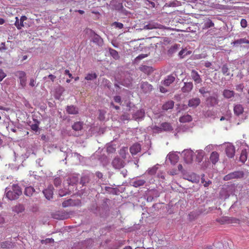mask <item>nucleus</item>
Here are the masks:
<instances>
[{
    "label": "nucleus",
    "instance_id": "obj_20",
    "mask_svg": "<svg viewBox=\"0 0 249 249\" xmlns=\"http://www.w3.org/2000/svg\"><path fill=\"white\" fill-rule=\"evenodd\" d=\"M219 155L215 151L213 152L210 156V160L213 164H215L219 160Z\"/></svg>",
    "mask_w": 249,
    "mask_h": 249
},
{
    "label": "nucleus",
    "instance_id": "obj_9",
    "mask_svg": "<svg viewBox=\"0 0 249 249\" xmlns=\"http://www.w3.org/2000/svg\"><path fill=\"white\" fill-rule=\"evenodd\" d=\"M27 18L25 16H22L20 18V22H19V19L18 17H16V21L15 22V25L16 26L18 29L20 30L22 27H24L23 22L27 20Z\"/></svg>",
    "mask_w": 249,
    "mask_h": 249
},
{
    "label": "nucleus",
    "instance_id": "obj_40",
    "mask_svg": "<svg viewBox=\"0 0 249 249\" xmlns=\"http://www.w3.org/2000/svg\"><path fill=\"white\" fill-rule=\"evenodd\" d=\"M169 159L172 162L173 161H176V160H177L178 159V157L174 154H170L169 155Z\"/></svg>",
    "mask_w": 249,
    "mask_h": 249
},
{
    "label": "nucleus",
    "instance_id": "obj_3",
    "mask_svg": "<svg viewBox=\"0 0 249 249\" xmlns=\"http://www.w3.org/2000/svg\"><path fill=\"white\" fill-rule=\"evenodd\" d=\"M234 188V185H231L227 188H223L220 192V197L224 199L229 198L231 194L232 193Z\"/></svg>",
    "mask_w": 249,
    "mask_h": 249
},
{
    "label": "nucleus",
    "instance_id": "obj_41",
    "mask_svg": "<svg viewBox=\"0 0 249 249\" xmlns=\"http://www.w3.org/2000/svg\"><path fill=\"white\" fill-rule=\"evenodd\" d=\"M107 152L108 153H113L116 151V148L112 146H109L107 149Z\"/></svg>",
    "mask_w": 249,
    "mask_h": 249
},
{
    "label": "nucleus",
    "instance_id": "obj_55",
    "mask_svg": "<svg viewBox=\"0 0 249 249\" xmlns=\"http://www.w3.org/2000/svg\"><path fill=\"white\" fill-rule=\"evenodd\" d=\"M96 175L99 178H101L103 177L102 173L100 172H96Z\"/></svg>",
    "mask_w": 249,
    "mask_h": 249
},
{
    "label": "nucleus",
    "instance_id": "obj_16",
    "mask_svg": "<svg viewBox=\"0 0 249 249\" xmlns=\"http://www.w3.org/2000/svg\"><path fill=\"white\" fill-rule=\"evenodd\" d=\"M92 40L94 43L98 46H102L103 44V39L95 33H93V35L92 36Z\"/></svg>",
    "mask_w": 249,
    "mask_h": 249
},
{
    "label": "nucleus",
    "instance_id": "obj_35",
    "mask_svg": "<svg viewBox=\"0 0 249 249\" xmlns=\"http://www.w3.org/2000/svg\"><path fill=\"white\" fill-rule=\"evenodd\" d=\"M221 71L224 75H230V73L229 72V68L226 65H224L222 66L221 68Z\"/></svg>",
    "mask_w": 249,
    "mask_h": 249
},
{
    "label": "nucleus",
    "instance_id": "obj_26",
    "mask_svg": "<svg viewBox=\"0 0 249 249\" xmlns=\"http://www.w3.org/2000/svg\"><path fill=\"white\" fill-rule=\"evenodd\" d=\"M223 95L225 98L229 99L234 96V92L233 90L224 89L223 92Z\"/></svg>",
    "mask_w": 249,
    "mask_h": 249
},
{
    "label": "nucleus",
    "instance_id": "obj_22",
    "mask_svg": "<svg viewBox=\"0 0 249 249\" xmlns=\"http://www.w3.org/2000/svg\"><path fill=\"white\" fill-rule=\"evenodd\" d=\"M174 102L173 101H168L164 104L162 107V109L164 110H168L173 108Z\"/></svg>",
    "mask_w": 249,
    "mask_h": 249
},
{
    "label": "nucleus",
    "instance_id": "obj_64",
    "mask_svg": "<svg viewBox=\"0 0 249 249\" xmlns=\"http://www.w3.org/2000/svg\"><path fill=\"white\" fill-rule=\"evenodd\" d=\"M232 222V223H239V220L237 219L234 218V219H233V222Z\"/></svg>",
    "mask_w": 249,
    "mask_h": 249
},
{
    "label": "nucleus",
    "instance_id": "obj_47",
    "mask_svg": "<svg viewBox=\"0 0 249 249\" xmlns=\"http://www.w3.org/2000/svg\"><path fill=\"white\" fill-rule=\"evenodd\" d=\"M114 100L115 102L121 104L122 99L120 96H115L114 97Z\"/></svg>",
    "mask_w": 249,
    "mask_h": 249
},
{
    "label": "nucleus",
    "instance_id": "obj_61",
    "mask_svg": "<svg viewBox=\"0 0 249 249\" xmlns=\"http://www.w3.org/2000/svg\"><path fill=\"white\" fill-rule=\"evenodd\" d=\"M34 82H35L34 80H33V79L31 80L30 82V85L32 87H34L35 85Z\"/></svg>",
    "mask_w": 249,
    "mask_h": 249
},
{
    "label": "nucleus",
    "instance_id": "obj_27",
    "mask_svg": "<svg viewBox=\"0 0 249 249\" xmlns=\"http://www.w3.org/2000/svg\"><path fill=\"white\" fill-rule=\"evenodd\" d=\"M207 101L211 106H214L218 103V100L217 97L214 96H210L207 99Z\"/></svg>",
    "mask_w": 249,
    "mask_h": 249
},
{
    "label": "nucleus",
    "instance_id": "obj_46",
    "mask_svg": "<svg viewBox=\"0 0 249 249\" xmlns=\"http://www.w3.org/2000/svg\"><path fill=\"white\" fill-rule=\"evenodd\" d=\"M157 168L156 167H153L151 169H149L148 171L149 174L151 175H154L156 174L157 171Z\"/></svg>",
    "mask_w": 249,
    "mask_h": 249
},
{
    "label": "nucleus",
    "instance_id": "obj_14",
    "mask_svg": "<svg viewBox=\"0 0 249 249\" xmlns=\"http://www.w3.org/2000/svg\"><path fill=\"white\" fill-rule=\"evenodd\" d=\"M184 86L181 88V91L183 93L190 92L193 88V84L191 82H185Z\"/></svg>",
    "mask_w": 249,
    "mask_h": 249
},
{
    "label": "nucleus",
    "instance_id": "obj_45",
    "mask_svg": "<svg viewBox=\"0 0 249 249\" xmlns=\"http://www.w3.org/2000/svg\"><path fill=\"white\" fill-rule=\"evenodd\" d=\"M54 242V240L52 238H47L45 240H41V243L42 244H47V243H52V242Z\"/></svg>",
    "mask_w": 249,
    "mask_h": 249
},
{
    "label": "nucleus",
    "instance_id": "obj_59",
    "mask_svg": "<svg viewBox=\"0 0 249 249\" xmlns=\"http://www.w3.org/2000/svg\"><path fill=\"white\" fill-rule=\"evenodd\" d=\"M177 49H178V45L175 44L172 47V48H171V50H173V51H175L177 50Z\"/></svg>",
    "mask_w": 249,
    "mask_h": 249
},
{
    "label": "nucleus",
    "instance_id": "obj_1",
    "mask_svg": "<svg viewBox=\"0 0 249 249\" xmlns=\"http://www.w3.org/2000/svg\"><path fill=\"white\" fill-rule=\"evenodd\" d=\"M5 192L6 197L11 200L18 199L22 194L21 189L17 184H13L11 190L9 187L6 188Z\"/></svg>",
    "mask_w": 249,
    "mask_h": 249
},
{
    "label": "nucleus",
    "instance_id": "obj_58",
    "mask_svg": "<svg viewBox=\"0 0 249 249\" xmlns=\"http://www.w3.org/2000/svg\"><path fill=\"white\" fill-rule=\"evenodd\" d=\"M146 56H147V55L142 54L139 55L137 57V58L139 59H143L144 57H145Z\"/></svg>",
    "mask_w": 249,
    "mask_h": 249
},
{
    "label": "nucleus",
    "instance_id": "obj_60",
    "mask_svg": "<svg viewBox=\"0 0 249 249\" xmlns=\"http://www.w3.org/2000/svg\"><path fill=\"white\" fill-rule=\"evenodd\" d=\"M153 7H154L155 6V4L154 2L151 1V0H146Z\"/></svg>",
    "mask_w": 249,
    "mask_h": 249
},
{
    "label": "nucleus",
    "instance_id": "obj_54",
    "mask_svg": "<svg viewBox=\"0 0 249 249\" xmlns=\"http://www.w3.org/2000/svg\"><path fill=\"white\" fill-rule=\"evenodd\" d=\"M243 88H244L243 85L242 84H240L236 87V89L240 90L241 91H242L243 89Z\"/></svg>",
    "mask_w": 249,
    "mask_h": 249
},
{
    "label": "nucleus",
    "instance_id": "obj_17",
    "mask_svg": "<svg viewBox=\"0 0 249 249\" xmlns=\"http://www.w3.org/2000/svg\"><path fill=\"white\" fill-rule=\"evenodd\" d=\"M141 88L144 93L150 92L152 89V86L147 82H142Z\"/></svg>",
    "mask_w": 249,
    "mask_h": 249
},
{
    "label": "nucleus",
    "instance_id": "obj_30",
    "mask_svg": "<svg viewBox=\"0 0 249 249\" xmlns=\"http://www.w3.org/2000/svg\"><path fill=\"white\" fill-rule=\"evenodd\" d=\"M175 80L174 76L172 75H169L167 78L164 81V85L166 86H169Z\"/></svg>",
    "mask_w": 249,
    "mask_h": 249
},
{
    "label": "nucleus",
    "instance_id": "obj_39",
    "mask_svg": "<svg viewBox=\"0 0 249 249\" xmlns=\"http://www.w3.org/2000/svg\"><path fill=\"white\" fill-rule=\"evenodd\" d=\"M11 246V243L8 241H5L1 243V247L2 248H9Z\"/></svg>",
    "mask_w": 249,
    "mask_h": 249
},
{
    "label": "nucleus",
    "instance_id": "obj_56",
    "mask_svg": "<svg viewBox=\"0 0 249 249\" xmlns=\"http://www.w3.org/2000/svg\"><path fill=\"white\" fill-rule=\"evenodd\" d=\"M160 90L161 92L165 93L167 91V90L163 87H160Z\"/></svg>",
    "mask_w": 249,
    "mask_h": 249
},
{
    "label": "nucleus",
    "instance_id": "obj_50",
    "mask_svg": "<svg viewBox=\"0 0 249 249\" xmlns=\"http://www.w3.org/2000/svg\"><path fill=\"white\" fill-rule=\"evenodd\" d=\"M31 129L35 131H37L38 129V126L37 124H33L31 126Z\"/></svg>",
    "mask_w": 249,
    "mask_h": 249
},
{
    "label": "nucleus",
    "instance_id": "obj_37",
    "mask_svg": "<svg viewBox=\"0 0 249 249\" xmlns=\"http://www.w3.org/2000/svg\"><path fill=\"white\" fill-rule=\"evenodd\" d=\"M62 180L59 177L55 178L54 179V185L56 187L60 186L61 184Z\"/></svg>",
    "mask_w": 249,
    "mask_h": 249
},
{
    "label": "nucleus",
    "instance_id": "obj_10",
    "mask_svg": "<svg viewBox=\"0 0 249 249\" xmlns=\"http://www.w3.org/2000/svg\"><path fill=\"white\" fill-rule=\"evenodd\" d=\"M165 28L164 26L155 22L150 23L144 26V29L148 30H151L153 29H163Z\"/></svg>",
    "mask_w": 249,
    "mask_h": 249
},
{
    "label": "nucleus",
    "instance_id": "obj_6",
    "mask_svg": "<svg viewBox=\"0 0 249 249\" xmlns=\"http://www.w3.org/2000/svg\"><path fill=\"white\" fill-rule=\"evenodd\" d=\"M83 126L84 123L83 122L77 121L73 123V124L71 125V128L74 131L79 133V131H81L82 130ZM79 135V134L78 135L75 134V135L78 136Z\"/></svg>",
    "mask_w": 249,
    "mask_h": 249
},
{
    "label": "nucleus",
    "instance_id": "obj_34",
    "mask_svg": "<svg viewBox=\"0 0 249 249\" xmlns=\"http://www.w3.org/2000/svg\"><path fill=\"white\" fill-rule=\"evenodd\" d=\"M133 185L135 187H140L144 185L145 183V181L143 179H138L134 181L133 182Z\"/></svg>",
    "mask_w": 249,
    "mask_h": 249
},
{
    "label": "nucleus",
    "instance_id": "obj_51",
    "mask_svg": "<svg viewBox=\"0 0 249 249\" xmlns=\"http://www.w3.org/2000/svg\"><path fill=\"white\" fill-rule=\"evenodd\" d=\"M67 194H68L67 192H65L63 190H60L59 191V195L61 197L66 196Z\"/></svg>",
    "mask_w": 249,
    "mask_h": 249
},
{
    "label": "nucleus",
    "instance_id": "obj_57",
    "mask_svg": "<svg viewBox=\"0 0 249 249\" xmlns=\"http://www.w3.org/2000/svg\"><path fill=\"white\" fill-rule=\"evenodd\" d=\"M185 51L184 50H182L179 52L178 54L180 57L183 58L184 57V55H183V53Z\"/></svg>",
    "mask_w": 249,
    "mask_h": 249
},
{
    "label": "nucleus",
    "instance_id": "obj_18",
    "mask_svg": "<svg viewBox=\"0 0 249 249\" xmlns=\"http://www.w3.org/2000/svg\"><path fill=\"white\" fill-rule=\"evenodd\" d=\"M129 150L132 155H136L140 152L141 145L139 143H135L130 147Z\"/></svg>",
    "mask_w": 249,
    "mask_h": 249
},
{
    "label": "nucleus",
    "instance_id": "obj_8",
    "mask_svg": "<svg viewBox=\"0 0 249 249\" xmlns=\"http://www.w3.org/2000/svg\"><path fill=\"white\" fill-rule=\"evenodd\" d=\"M193 152L190 150L184 151V159L186 163H191L193 160Z\"/></svg>",
    "mask_w": 249,
    "mask_h": 249
},
{
    "label": "nucleus",
    "instance_id": "obj_2",
    "mask_svg": "<svg viewBox=\"0 0 249 249\" xmlns=\"http://www.w3.org/2000/svg\"><path fill=\"white\" fill-rule=\"evenodd\" d=\"M244 173L242 171H236L231 172L225 176L223 179L225 181H228L233 179L241 178L244 177Z\"/></svg>",
    "mask_w": 249,
    "mask_h": 249
},
{
    "label": "nucleus",
    "instance_id": "obj_43",
    "mask_svg": "<svg viewBox=\"0 0 249 249\" xmlns=\"http://www.w3.org/2000/svg\"><path fill=\"white\" fill-rule=\"evenodd\" d=\"M240 25L242 27L245 28L247 27L248 23L247 21L245 19H242L240 21Z\"/></svg>",
    "mask_w": 249,
    "mask_h": 249
},
{
    "label": "nucleus",
    "instance_id": "obj_19",
    "mask_svg": "<svg viewBox=\"0 0 249 249\" xmlns=\"http://www.w3.org/2000/svg\"><path fill=\"white\" fill-rule=\"evenodd\" d=\"M200 103V100L199 98H193L190 100H189L188 102V106L190 107H196Z\"/></svg>",
    "mask_w": 249,
    "mask_h": 249
},
{
    "label": "nucleus",
    "instance_id": "obj_31",
    "mask_svg": "<svg viewBox=\"0 0 249 249\" xmlns=\"http://www.w3.org/2000/svg\"><path fill=\"white\" fill-rule=\"evenodd\" d=\"M192 120V118L191 115L188 114L184 115L179 118V121L181 123H186L191 122Z\"/></svg>",
    "mask_w": 249,
    "mask_h": 249
},
{
    "label": "nucleus",
    "instance_id": "obj_52",
    "mask_svg": "<svg viewBox=\"0 0 249 249\" xmlns=\"http://www.w3.org/2000/svg\"><path fill=\"white\" fill-rule=\"evenodd\" d=\"M48 78H49L53 82L54 81V80L56 78V76L54 75L51 74L48 76Z\"/></svg>",
    "mask_w": 249,
    "mask_h": 249
},
{
    "label": "nucleus",
    "instance_id": "obj_33",
    "mask_svg": "<svg viewBox=\"0 0 249 249\" xmlns=\"http://www.w3.org/2000/svg\"><path fill=\"white\" fill-rule=\"evenodd\" d=\"M214 26V23L210 19H207L204 24V26L203 29H208L210 27H212Z\"/></svg>",
    "mask_w": 249,
    "mask_h": 249
},
{
    "label": "nucleus",
    "instance_id": "obj_36",
    "mask_svg": "<svg viewBox=\"0 0 249 249\" xmlns=\"http://www.w3.org/2000/svg\"><path fill=\"white\" fill-rule=\"evenodd\" d=\"M97 78V75L95 73H89L85 77V79L87 80H91Z\"/></svg>",
    "mask_w": 249,
    "mask_h": 249
},
{
    "label": "nucleus",
    "instance_id": "obj_25",
    "mask_svg": "<svg viewBox=\"0 0 249 249\" xmlns=\"http://www.w3.org/2000/svg\"><path fill=\"white\" fill-rule=\"evenodd\" d=\"M119 154L123 159H125L126 158V155L128 154V147H122L119 151Z\"/></svg>",
    "mask_w": 249,
    "mask_h": 249
},
{
    "label": "nucleus",
    "instance_id": "obj_62",
    "mask_svg": "<svg viewBox=\"0 0 249 249\" xmlns=\"http://www.w3.org/2000/svg\"><path fill=\"white\" fill-rule=\"evenodd\" d=\"M178 170H179V171H182V169H183V167H182V165L181 164H179L178 165Z\"/></svg>",
    "mask_w": 249,
    "mask_h": 249
},
{
    "label": "nucleus",
    "instance_id": "obj_49",
    "mask_svg": "<svg viewBox=\"0 0 249 249\" xmlns=\"http://www.w3.org/2000/svg\"><path fill=\"white\" fill-rule=\"evenodd\" d=\"M153 130H155V131H156L158 132H161L162 131V129H161V125H160V126H157V125H155L153 126Z\"/></svg>",
    "mask_w": 249,
    "mask_h": 249
},
{
    "label": "nucleus",
    "instance_id": "obj_38",
    "mask_svg": "<svg viewBox=\"0 0 249 249\" xmlns=\"http://www.w3.org/2000/svg\"><path fill=\"white\" fill-rule=\"evenodd\" d=\"M112 25L114 26L115 27L120 29H122L124 27V25L123 23L116 21L113 22Z\"/></svg>",
    "mask_w": 249,
    "mask_h": 249
},
{
    "label": "nucleus",
    "instance_id": "obj_23",
    "mask_svg": "<svg viewBox=\"0 0 249 249\" xmlns=\"http://www.w3.org/2000/svg\"><path fill=\"white\" fill-rule=\"evenodd\" d=\"M161 129L162 131H171L173 130L171 124L167 122H164L161 124Z\"/></svg>",
    "mask_w": 249,
    "mask_h": 249
},
{
    "label": "nucleus",
    "instance_id": "obj_15",
    "mask_svg": "<svg viewBox=\"0 0 249 249\" xmlns=\"http://www.w3.org/2000/svg\"><path fill=\"white\" fill-rule=\"evenodd\" d=\"M81 201L78 200L77 203H75L74 201L72 200L71 199H69L66 201H64L62 203V206L64 208L70 206H76V205H80Z\"/></svg>",
    "mask_w": 249,
    "mask_h": 249
},
{
    "label": "nucleus",
    "instance_id": "obj_12",
    "mask_svg": "<svg viewBox=\"0 0 249 249\" xmlns=\"http://www.w3.org/2000/svg\"><path fill=\"white\" fill-rule=\"evenodd\" d=\"M53 188L52 186L50 185L48 186V187L45 189L43 193L46 197V198L50 200L51 198H53Z\"/></svg>",
    "mask_w": 249,
    "mask_h": 249
},
{
    "label": "nucleus",
    "instance_id": "obj_5",
    "mask_svg": "<svg viewBox=\"0 0 249 249\" xmlns=\"http://www.w3.org/2000/svg\"><path fill=\"white\" fill-rule=\"evenodd\" d=\"M17 76L20 81V84L22 87H24L26 85V73L23 71H18L16 73Z\"/></svg>",
    "mask_w": 249,
    "mask_h": 249
},
{
    "label": "nucleus",
    "instance_id": "obj_29",
    "mask_svg": "<svg viewBox=\"0 0 249 249\" xmlns=\"http://www.w3.org/2000/svg\"><path fill=\"white\" fill-rule=\"evenodd\" d=\"M244 43L249 44V40H248L246 38H242L235 40L232 43V44H233L234 45Z\"/></svg>",
    "mask_w": 249,
    "mask_h": 249
},
{
    "label": "nucleus",
    "instance_id": "obj_21",
    "mask_svg": "<svg viewBox=\"0 0 249 249\" xmlns=\"http://www.w3.org/2000/svg\"><path fill=\"white\" fill-rule=\"evenodd\" d=\"M233 111L235 115L236 116H239L243 114L244 112V107L242 105L237 104L234 107Z\"/></svg>",
    "mask_w": 249,
    "mask_h": 249
},
{
    "label": "nucleus",
    "instance_id": "obj_11",
    "mask_svg": "<svg viewBox=\"0 0 249 249\" xmlns=\"http://www.w3.org/2000/svg\"><path fill=\"white\" fill-rule=\"evenodd\" d=\"M225 152L227 156L230 158H233L235 154V148L233 145L231 144L227 145Z\"/></svg>",
    "mask_w": 249,
    "mask_h": 249
},
{
    "label": "nucleus",
    "instance_id": "obj_44",
    "mask_svg": "<svg viewBox=\"0 0 249 249\" xmlns=\"http://www.w3.org/2000/svg\"><path fill=\"white\" fill-rule=\"evenodd\" d=\"M6 76V74L2 69H0V82L2 81Z\"/></svg>",
    "mask_w": 249,
    "mask_h": 249
},
{
    "label": "nucleus",
    "instance_id": "obj_32",
    "mask_svg": "<svg viewBox=\"0 0 249 249\" xmlns=\"http://www.w3.org/2000/svg\"><path fill=\"white\" fill-rule=\"evenodd\" d=\"M109 52L110 54L116 60L120 58V56L118 54V53L115 50L109 48Z\"/></svg>",
    "mask_w": 249,
    "mask_h": 249
},
{
    "label": "nucleus",
    "instance_id": "obj_7",
    "mask_svg": "<svg viewBox=\"0 0 249 249\" xmlns=\"http://www.w3.org/2000/svg\"><path fill=\"white\" fill-rule=\"evenodd\" d=\"M191 77L195 82V84H200L202 80L198 72L196 70H192L191 72Z\"/></svg>",
    "mask_w": 249,
    "mask_h": 249
},
{
    "label": "nucleus",
    "instance_id": "obj_4",
    "mask_svg": "<svg viewBox=\"0 0 249 249\" xmlns=\"http://www.w3.org/2000/svg\"><path fill=\"white\" fill-rule=\"evenodd\" d=\"M112 165L114 168L120 169L124 166L125 162L118 157H116L113 160Z\"/></svg>",
    "mask_w": 249,
    "mask_h": 249
},
{
    "label": "nucleus",
    "instance_id": "obj_53",
    "mask_svg": "<svg viewBox=\"0 0 249 249\" xmlns=\"http://www.w3.org/2000/svg\"><path fill=\"white\" fill-rule=\"evenodd\" d=\"M65 74H67L69 76V77L71 78H72L73 77L72 74L70 73V71L69 70H66L64 72Z\"/></svg>",
    "mask_w": 249,
    "mask_h": 249
},
{
    "label": "nucleus",
    "instance_id": "obj_28",
    "mask_svg": "<svg viewBox=\"0 0 249 249\" xmlns=\"http://www.w3.org/2000/svg\"><path fill=\"white\" fill-rule=\"evenodd\" d=\"M248 158V152L246 149H243L242 150L240 156V161L242 163H244L247 160Z\"/></svg>",
    "mask_w": 249,
    "mask_h": 249
},
{
    "label": "nucleus",
    "instance_id": "obj_42",
    "mask_svg": "<svg viewBox=\"0 0 249 249\" xmlns=\"http://www.w3.org/2000/svg\"><path fill=\"white\" fill-rule=\"evenodd\" d=\"M201 183L203 184L204 187H208L212 183V182L210 180H208V181H205V179L202 177L201 178Z\"/></svg>",
    "mask_w": 249,
    "mask_h": 249
},
{
    "label": "nucleus",
    "instance_id": "obj_48",
    "mask_svg": "<svg viewBox=\"0 0 249 249\" xmlns=\"http://www.w3.org/2000/svg\"><path fill=\"white\" fill-rule=\"evenodd\" d=\"M199 91L203 96H204L205 93L209 92L208 90H206V89L204 87H201L200 89H199Z\"/></svg>",
    "mask_w": 249,
    "mask_h": 249
},
{
    "label": "nucleus",
    "instance_id": "obj_24",
    "mask_svg": "<svg viewBox=\"0 0 249 249\" xmlns=\"http://www.w3.org/2000/svg\"><path fill=\"white\" fill-rule=\"evenodd\" d=\"M35 192V188L32 186H29L25 188L24 193L26 196L30 197L33 196Z\"/></svg>",
    "mask_w": 249,
    "mask_h": 249
},
{
    "label": "nucleus",
    "instance_id": "obj_63",
    "mask_svg": "<svg viewBox=\"0 0 249 249\" xmlns=\"http://www.w3.org/2000/svg\"><path fill=\"white\" fill-rule=\"evenodd\" d=\"M4 22H5L4 19L2 18H0V25H2V24H4Z\"/></svg>",
    "mask_w": 249,
    "mask_h": 249
},
{
    "label": "nucleus",
    "instance_id": "obj_13",
    "mask_svg": "<svg viewBox=\"0 0 249 249\" xmlns=\"http://www.w3.org/2000/svg\"><path fill=\"white\" fill-rule=\"evenodd\" d=\"M66 112L69 114L77 115L79 113V109L73 105L68 106L66 107Z\"/></svg>",
    "mask_w": 249,
    "mask_h": 249
}]
</instances>
